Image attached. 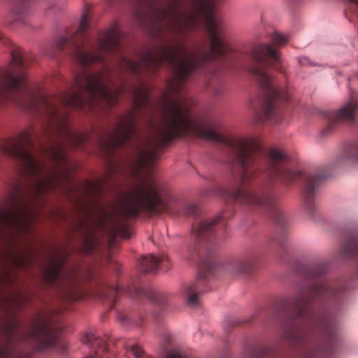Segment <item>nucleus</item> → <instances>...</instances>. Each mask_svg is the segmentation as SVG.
<instances>
[{
	"mask_svg": "<svg viewBox=\"0 0 358 358\" xmlns=\"http://www.w3.org/2000/svg\"><path fill=\"white\" fill-rule=\"evenodd\" d=\"M135 23L146 28L152 36L162 41L142 52L136 61L121 57L119 68L134 73L143 71L153 73L162 64L166 63L172 68L173 77L167 82L161 96L160 123L155 134L139 141L134 150L131 172L139 178V182L119 197L110 210L104 211L102 224L114 237L129 238L131 236L129 220L140 212L155 215L167 210V203L159 195L155 180L150 176L152 167L158 161L161 149L176 138L187 135L221 143L232 150L233 155L228 163L238 166L241 182L236 192H228L235 202L246 205L267 204V196H260L245 187V183L257 175L258 168L255 163L261 150L259 138L254 135L225 136L217 122L194 115L192 109L194 101L182 90L196 67L224 53V23L204 22L210 39L208 50L204 45L188 50L180 39L200 22Z\"/></svg>",
	"mask_w": 358,
	"mask_h": 358,
	"instance_id": "f257e3e1",
	"label": "nucleus"
},
{
	"mask_svg": "<svg viewBox=\"0 0 358 358\" xmlns=\"http://www.w3.org/2000/svg\"><path fill=\"white\" fill-rule=\"evenodd\" d=\"M11 64L0 68V103L12 99L23 108L41 113V131L24 130L15 138L4 140L0 150L19 160L21 174L29 178L9 195L0 209V269L26 268L31 266L32 250L25 236L32 221L41 213V199L53 189H61V95L46 96L31 92L14 95L24 74L13 66L22 64L19 50L11 52Z\"/></svg>",
	"mask_w": 358,
	"mask_h": 358,
	"instance_id": "f03ea898",
	"label": "nucleus"
},
{
	"mask_svg": "<svg viewBox=\"0 0 358 358\" xmlns=\"http://www.w3.org/2000/svg\"><path fill=\"white\" fill-rule=\"evenodd\" d=\"M8 338H15L19 341L31 343L34 350L45 351L53 348L59 339L58 331L52 326L47 313L38 315L31 322L29 329L21 328L15 321H11L4 327Z\"/></svg>",
	"mask_w": 358,
	"mask_h": 358,
	"instance_id": "7ed1b4c3",
	"label": "nucleus"
},
{
	"mask_svg": "<svg viewBox=\"0 0 358 358\" xmlns=\"http://www.w3.org/2000/svg\"><path fill=\"white\" fill-rule=\"evenodd\" d=\"M134 95V109L120 116L114 130L103 136H99V144L104 151H110L115 146L126 143L134 131V122L136 119V110L149 106L148 87L140 84L131 89Z\"/></svg>",
	"mask_w": 358,
	"mask_h": 358,
	"instance_id": "20e7f679",
	"label": "nucleus"
},
{
	"mask_svg": "<svg viewBox=\"0 0 358 358\" xmlns=\"http://www.w3.org/2000/svg\"><path fill=\"white\" fill-rule=\"evenodd\" d=\"M66 257L64 250H57L50 257L44 270L43 278L47 285H52L64 297L70 300L78 299V272L76 268L63 269V264Z\"/></svg>",
	"mask_w": 358,
	"mask_h": 358,
	"instance_id": "39448f33",
	"label": "nucleus"
},
{
	"mask_svg": "<svg viewBox=\"0 0 358 358\" xmlns=\"http://www.w3.org/2000/svg\"><path fill=\"white\" fill-rule=\"evenodd\" d=\"M121 34L115 27H111L101 36L97 45L86 48L78 44L75 45L74 58L84 67L90 66L104 60L103 54L119 51Z\"/></svg>",
	"mask_w": 358,
	"mask_h": 358,
	"instance_id": "423d86ee",
	"label": "nucleus"
},
{
	"mask_svg": "<svg viewBox=\"0 0 358 358\" xmlns=\"http://www.w3.org/2000/svg\"><path fill=\"white\" fill-rule=\"evenodd\" d=\"M253 72L257 76L261 85L268 92V96L262 106V117L258 116V121L262 122L265 120H272L276 123L280 122L282 115L281 109L277 100L278 92L272 87L271 77L257 68H255Z\"/></svg>",
	"mask_w": 358,
	"mask_h": 358,
	"instance_id": "0eeeda50",
	"label": "nucleus"
},
{
	"mask_svg": "<svg viewBox=\"0 0 358 358\" xmlns=\"http://www.w3.org/2000/svg\"><path fill=\"white\" fill-rule=\"evenodd\" d=\"M117 169L115 165H110L103 178L94 182H85L79 189V198L76 199L77 205L85 212L90 210L91 201H87L85 197H96L104 189V186L117 172Z\"/></svg>",
	"mask_w": 358,
	"mask_h": 358,
	"instance_id": "6e6552de",
	"label": "nucleus"
},
{
	"mask_svg": "<svg viewBox=\"0 0 358 358\" xmlns=\"http://www.w3.org/2000/svg\"><path fill=\"white\" fill-rule=\"evenodd\" d=\"M287 159V155L283 150L278 148L271 149L269 152L268 171L276 175H283L290 180H293L299 176L301 174V171H290L285 167Z\"/></svg>",
	"mask_w": 358,
	"mask_h": 358,
	"instance_id": "1a4fd4ad",
	"label": "nucleus"
},
{
	"mask_svg": "<svg viewBox=\"0 0 358 358\" xmlns=\"http://www.w3.org/2000/svg\"><path fill=\"white\" fill-rule=\"evenodd\" d=\"M253 59L263 66H272L277 71H281L279 68L280 64V57L276 50L268 44H263L255 46L251 52Z\"/></svg>",
	"mask_w": 358,
	"mask_h": 358,
	"instance_id": "9d476101",
	"label": "nucleus"
},
{
	"mask_svg": "<svg viewBox=\"0 0 358 358\" xmlns=\"http://www.w3.org/2000/svg\"><path fill=\"white\" fill-rule=\"evenodd\" d=\"M29 295L20 287L15 288L12 294L6 299V305L9 308L18 309L27 303Z\"/></svg>",
	"mask_w": 358,
	"mask_h": 358,
	"instance_id": "9b49d317",
	"label": "nucleus"
},
{
	"mask_svg": "<svg viewBox=\"0 0 358 358\" xmlns=\"http://www.w3.org/2000/svg\"><path fill=\"white\" fill-rule=\"evenodd\" d=\"M165 260H168V257L166 255L157 257L152 254H148L142 257L141 267L144 272H152L158 268L160 262H163Z\"/></svg>",
	"mask_w": 358,
	"mask_h": 358,
	"instance_id": "f8f14e48",
	"label": "nucleus"
},
{
	"mask_svg": "<svg viewBox=\"0 0 358 358\" xmlns=\"http://www.w3.org/2000/svg\"><path fill=\"white\" fill-rule=\"evenodd\" d=\"M357 108L356 101H351L344 105L338 111V118L348 123H352Z\"/></svg>",
	"mask_w": 358,
	"mask_h": 358,
	"instance_id": "ddd939ff",
	"label": "nucleus"
},
{
	"mask_svg": "<svg viewBox=\"0 0 358 358\" xmlns=\"http://www.w3.org/2000/svg\"><path fill=\"white\" fill-rule=\"evenodd\" d=\"M220 217L216 216L200 221L194 228L193 233L197 236H201L212 231Z\"/></svg>",
	"mask_w": 358,
	"mask_h": 358,
	"instance_id": "4468645a",
	"label": "nucleus"
},
{
	"mask_svg": "<svg viewBox=\"0 0 358 358\" xmlns=\"http://www.w3.org/2000/svg\"><path fill=\"white\" fill-rule=\"evenodd\" d=\"M327 176L323 175L309 176L306 184V196L310 197L313 191L320 186Z\"/></svg>",
	"mask_w": 358,
	"mask_h": 358,
	"instance_id": "2eb2a0df",
	"label": "nucleus"
},
{
	"mask_svg": "<svg viewBox=\"0 0 358 358\" xmlns=\"http://www.w3.org/2000/svg\"><path fill=\"white\" fill-rule=\"evenodd\" d=\"M76 34V32H71V33L68 32L64 35L60 36L57 40V42H56L57 46H58L59 48H62L64 45H66L70 42H72L73 43H74L75 41L73 40V37L75 36Z\"/></svg>",
	"mask_w": 358,
	"mask_h": 358,
	"instance_id": "dca6fc26",
	"label": "nucleus"
},
{
	"mask_svg": "<svg viewBox=\"0 0 358 358\" xmlns=\"http://www.w3.org/2000/svg\"><path fill=\"white\" fill-rule=\"evenodd\" d=\"M195 290L196 289L194 285H190L187 287V297L186 301L189 306H195L197 303L198 295L195 292Z\"/></svg>",
	"mask_w": 358,
	"mask_h": 358,
	"instance_id": "f3484780",
	"label": "nucleus"
},
{
	"mask_svg": "<svg viewBox=\"0 0 358 358\" xmlns=\"http://www.w3.org/2000/svg\"><path fill=\"white\" fill-rule=\"evenodd\" d=\"M272 39L275 45H282L287 41V36L278 32H274L272 36Z\"/></svg>",
	"mask_w": 358,
	"mask_h": 358,
	"instance_id": "a211bd4d",
	"label": "nucleus"
},
{
	"mask_svg": "<svg viewBox=\"0 0 358 358\" xmlns=\"http://www.w3.org/2000/svg\"><path fill=\"white\" fill-rule=\"evenodd\" d=\"M87 25H88V16H87V13H85L84 14H83V15L81 17V19L80 21V26H79V29H78V32L83 31L84 30H85L87 29Z\"/></svg>",
	"mask_w": 358,
	"mask_h": 358,
	"instance_id": "6ab92c4d",
	"label": "nucleus"
},
{
	"mask_svg": "<svg viewBox=\"0 0 358 358\" xmlns=\"http://www.w3.org/2000/svg\"><path fill=\"white\" fill-rule=\"evenodd\" d=\"M131 352L136 358H142L143 356V350L138 345L131 346Z\"/></svg>",
	"mask_w": 358,
	"mask_h": 358,
	"instance_id": "aec40b11",
	"label": "nucleus"
},
{
	"mask_svg": "<svg viewBox=\"0 0 358 358\" xmlns=\"http://www.w3.org/2000/svg\"><path fill=\"white\" fill-rule=\"evenodd\" d=\"M166 358H188V357L184 352H182L181 351L173 350V351L169 352L167 354Z\"/></svg>",
	"mask_w": 358,
	"mask_h": 358,
	"instance_id": "412c9836",
	"label": "nucleus"
},
{
	"mask_svg": "<svg viewBox=\"0 0 358 358\" xmlns=\"http://www.w3.org/2000/svg\"><path fill=\"white\" fill-rule=\"evenodd\" d=\"M94 238L90 236L88 238H87V241L86 243V245L85 246V253H90L92 252V250H93L94 247Z\"/></svg>",
	"mask_w": 358,
	"mask_h": 358,
	"instance_id": "4be33fe9",
	"label": "nucleus"
},
{
	"mask_svg": "<svg viewBox=\"0 0 358 358\" xmlns=\"http://www.w3.org/2000/svg\"><path fill=\"white\" fill-rule=\"evenodd\" d=\"M94 335L92 333H87L84 335L83 342L85 343H90L94 340Z\"/></svg>",
	"mask_w": 358,
	"mask_h": 358,
	"instance_id": "5701e85b",
	"label": "nucleus"
},
{
	"mask_svg": "<svg viewBox=\"0 0 358 358\" xmlns=\"http://www.w3.org/2000/svg\"><path fill=\"white\" fill-rule=\"evenodd\" d=\"M196 206L194 205H190L187 208V214L192 215L196 211Z\"/></svg>",
	"mask_w": 358,
	"mask_h": 358,
	"instance_id": "b1692460",
	"label": "nucleus"
},
{
	"mask_svg": "<svg viewBox=\"0 0 358 358\" xmlns=\"http://www.w3.org/2000/svg\"><path fill=\"white\" fill-rule=\"evenodd\" d=\"M308 301L307 299H305V300H302L301 299H297V300L296 301V307L300 306L301 303H303V302L306 303Z\"/></svg>",
	"mask_w": 358,
	"mask_h": 358,
	"instance_id": "393cba45",
	"label": "nucleus"
},
{
	"mask_svg": "<svg viewBox=\"0 0 358 358\" xmlns=\"http://www.w3.org/2000/svg\"><path fill=\"white\" fill-rule=\"evenodd\" d=\"M246 265L245 263H243L241 264L240 266H239V268H238V271L239 272H245L247 271V269L245 268V266Z\"/></svg>",
	"mask_w": 358,
	"mask_h": 358,
	"instance_id": "a878e982",
	"label": "nucleus"
},
{
	"mask_svg": "<svg viewBox=\"0 0 358 358\" xmlns=\"http://www.w3.org/2000/svg\"><path fill=\"white\" fill-rule=\"evenodd\" d=\"M85 224V222L84 221H82L79 225H78V229H81V228H83L84 227V225Z\"/></svg>",
	"mask_w": 358,
	"mask_h": 358,
	"instance_id": "bb28decb",
	"label": "nucleus"
},
{
	"mask_svg": "<svg viewBox=\"0 0 358 358\" xmlns=\"http://www.w3.org/2000/svg\"><path fill=\"white\" fill-rule=\"evenodd\" d=\"M111 291L113 292H117V287H112L111 288Z\"/></svg>",
	"mask_w": 358,
	"mask_h": 358,
	"instance_id": "cd10ccee",
	"label": "nucleus"
},
{
	"mask_svg": "<svg viewBox=\"0 0 358 358\" xmlns=\"http://www.w3.org/2000/svg\"><path fill=\"white\" fill-rule=\"evenodd\" d=\"M313 292H319V288L318 287H314V290Z\"/></svg>",
	"mask_w": 358,
	"mask_h": 358,
	"instance_id": "c85d7f7f",
	"label": "nucleus"
},
{
	"mask_svg": "<svg viewBox=\"0 0 358 358\" xmlns=\"http://www.w3.org/2000/svg\"><path fill=\"white\" fill-rule=\"evenodd\" d=\"M357 157H358V156H357Z\"/></svg>",
	"mask_w": 358,
	"mask_h": 358,
	"instance_id": "c756f323",
	"label": "nucleus"
}]
</instances>
